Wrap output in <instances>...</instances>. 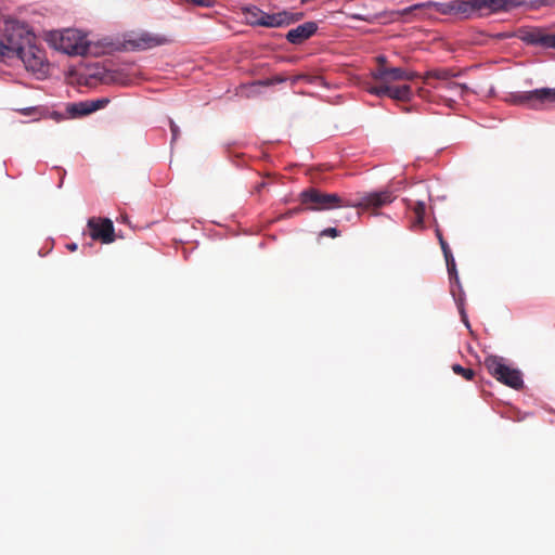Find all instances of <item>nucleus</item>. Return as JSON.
<instances>
[{
    "label": "nucleus",
    "mask_w": 555,
    "mask_h": 555,
    "mask_svg": "<svg viewBox=\"0 0 555 555\" xmlns=\"http://www.w3.org/2000/svg\"><path fill=\"white\" fill-rule=\"evenodd\" d=\"M378 66H386V57L380 55L377 57Z\"/></svg>",
    "instance_id": "obj_31"
},
{
    "label": "nucleus",
    "mask_w": 555,
    "mask_h": 555,
    "mask_svg": "<svg viewBox=\"0 0 555 555\" xmlns=\"http://www.w3.org/2000/svg\"><path fill=\"white\" fill-rule=\"evenodd\" d=\"M166 42V39L160 36H153L150 34H142L139 36L135 40V46L139 49H150L156 46L164 44Z\"/></svg>",
    "instance_id": "obj_19"
},
{
    "label": "nucleus",
    "mask_w": 555,
    "mask_h": 555,
    "mask_svg": "<svg viewBox=\"0 0 555 555\" xmlns=\"http://www.w3.org/2000/svg\"><path fill=\"white\" fill-rule=\"evenodd\" d=\"M81 77L87 85L101 82L105 85L115 83L126 86L131 82V78L122 69L109 70L98 64L87 66L83 73H81Z\"/></svg>",
    "instance_id": "obj_6"
},
{
    "label": "nucleus",
    "mask_w": 555,
    "mask_h": 555,
    "mask_svg": "<svg viewBox=\"0 0 555 555\" xmlns=\"http://www.w3.org/2000/svg\"><path fill=\"white\" fill-rule=\"evenodd\" d=\"M367 90L370 93L375 94L377 96L387 95L391 99L399 100V101H408L412 96V90L409 85L376 86V87H370Z\"/></svg>",
    "instance_id": "obj_8"
},
{
    "label": "nucleus",
    "mask_w": 555,
    "mask_h": 555,
    "mask_svg": "<svg viewBox=\"0 0 555 555\" xmlns=\"http://www.w3.org/2000/svg\"><path fill=\"white\" fill-rule=\"evenodd\" d=\"M529 41L543 48L555 49V33L537 30L529 35Z\"/></svg>",
    "instance_id": "obj_15"
},
{
    "label": "nucleus",
    "mask_w": 555,
    "mask_h": 555,
    "mask_svg": "<svg viewBox=\"0 0 555 555\" xmlns=\"http://www.w3.org/2000/svg\"><path fill=\"white\" fill-rule=\"evenodd\" d=\"M479 7L477 5V0H456L453 1V14L469 16L475 12H478Z\"/></svg>",
    "instance_id": "obj_16"
},
{
    "label": "nucleus",
    "mask_w": 555,
    "mask_h": 555,
    "mask_svg": "<svg viewBox=\"0 0 555 555\" xmlns=\"http://www.w3.org/2000/svg\"><path fill=\"white\" fill-rule=\"evenodd\" d=\"M302 204H311V210H328L340 206L378 208L395 199V195L388 191H379L365 194L358 201L344 203L337 194L322 193L315 189H309L300 194Z\"/></svg>",
    "instance_id": "obj_2"
},
{
    "label": "nucleus",
    "mask_w": 555,
    "mask_h": 555,
    "mask_svg": "<svg viewBox=\"0 0 555 555\" xmlns=\"http://www.w3.org/2000/svg\"><path fill=\"white\" fill-rule=\"evenodd\" d=\"M88 224L93 240H100L105 244L114 241V225L109 219H91Z\"/></svg>",
    "instance_id": "obj_9"
},
{
    "label": "nucleus",
    "mask_w": 555,
    "mask_h": 555,
    "mask_svg": "<svg viewBox=\"0 0 555 555\" xmlns=\"http://www.w3.org/2000/svg\"><path fill=\"white\" fill-rule=\"evenodd\" d=\"M406 206L411 209L415 215V221L413 222V227H421L423 224L426 204L424 199H406Z\"/></svg>",
    "instance_id": "obj_18"
},
{
    "label": "nucleus",
    "mask_w": 555,
    "mask_h": 555,
    "mask_svg": "<svg viewBox=\"0 0 555 555\" xmlns=\"http://www.w3.org/2000/svg\"><path fill=\"white\" fill-rule=\"evenodd\" d=\"M519 4L517 0H477L480 11L498 12L509 10Z\"/></svg>",
    "instance_id": "obj_13"
},
{
    "label": "nucleus",
    "mask_w": 555,
    "mask_h": 555,
    "mask_svg": "<svg viewBox=\"0 0 555 555\" xmlns=\"http://www.w3.org/2000/svg\"><path fill=\"white\" fill-rule=\"evenodd\" d=\"M459 310H460V313H461V317H462V321H463V323L465 324V326H466L467 328H469V327H470V325H469V322H468V318H467V314H466V312H465V310H464V307H463V304H462V302H460V304H459Z\"/></svg>",
    "instance_id": "obj_26"
},
{
    "label": "nucleus",
    "mask_w": 555,
    "mask_h": 555,
    "mask_svg": "<svg viewBox=\"0 0 555 555\" xmlns=\"http://www.w3.org/2000/svg\"><path fill=\"white\" fill-rule=\"evenodd\" d=\"M67 248L72 251L76 250L77 249V244L73 243V244H68L67 245Z\"/></svg>",
    "instance_id": "obj_32"
},
{
    "label": "nucleus",
    "mask_w": 555,
    "mask_h": 555,
    "mask_svg": "<svg viewBox=\"0 0 555 555\" xmlns=\"http://www.w3.org/2000/svg\"><path fill=\"white\" fill-rule=\"evenodd\" d=\"M437 235H438V238H439V242H440V245H441L444 258H451L452 253H451L448 244L444 242V240L442 238V236H441V234L439 232L437 233Z\"/></svg>",
    "instance_id": "obj_25"
},
{
    "label": "nucleus",
    "mask_w": 555,
    "mask_h": 555,
    "mask_svg": "<svg viewBox=\"0 0 555 555\" xmlns=\"http://www.w3.org/2000/svg\"><path fill=\"white\" fill-rule=\"evenodd\" d=\"M299 18H300V15H295V14H292L286 11H282V12L273 13V14H269V13L264 12L263 17L260 22V26L282 27V26H287Z\"/></svg>",
    "instance_id": "obj_11"
},
{
    "label": "nucleus",
    "mask_w": 555,
    "mask_h": 555,
    "mask_svg": "<svg viewBox=\"0 0 555 555\" xmlns=\"http://www.w3.org/2000/svg\"><path fill=\"white\" fill-rule=\"evenodd\" d=\"M170 129L172 133V140H176L179 134V128L173 121H170Z\"/></svg>",
    "instance_id": "obj_28"
},
{
    "label": "nucleus",
    "mask_w": 555,
    "mask_h": 555,
    "mask_svg": "<svg viewBox=\"0 0 555 555\" xmlns=\"http://www.w3.org/2000/svg\"><path fill=\"white\" fill-rule=\"evenodd\" d=\"M263 14L264 12L257 7H249L244 10L245 20L251 25L260 26Z\"/></svg>",
    "instance_id": "obj_21"
},
{
    "label": "nucleus",
    "mask_w": 555,
    "mask_h": 555,
    "mask_svg": "<svg viewBox=\"0 0 555 555\" xmlns=\"http://www.w3.org/2000/svg\"><path fill=\"white\" fill-rule=\"evenodd\" d=\"M4 40H0V56H17L27 70L35 74L44 73L46 54L30 43V34L27 27L15 20H7L3 25Z\"/></svg>",
    "instance_id": "obj_1"
},
{
    "label": "nucleus",
    "mask_w": 555,
    "mask_h": 555,
    "mask_svg": "<svg viewBox=\"0 0 555 555\" xmlns=\"http://www.w3.org/2000/svg\"><path fill=\"white\" fill-rule=\"evenodd\" d=\"M34 111H35V107H26V108L21 109L20 112L25 116H30Z\"/></svg>",
    "instance_id": "obj_30"
},
{
    "label": "nucleus",
    "mask_w": 555,
    "mask_h": 555,
    "mask_svg": "<svg viewBox=\"0 0 555 555\" xmlns=\"http://www.w3.org/2000/svg\"><path fill=\"white\" fill-rule=\"evenodd\" d=\"M90 103H91V109L94 113L101 108H104L109 103V100L107 98H102V99L90 101Z\"/></svg>",
    "instance_id": "obj_24"
},
{
    "label": "nucleus",
    "mask_w": 555,
    "mask_h": 555,
    "mask_svg": "<svg viewBox=\"0 0 555 555\" xmlns=\"http://www.w3.org/2000/svg\"><path fill=\"white\" fill-rule=\"evenodd\" d=\"M451 77L447 70H437L427 75L426 83L436 90L442 89L447 81H452Z\"/></svg>",
    "instance_id": "obj_17"
},
{
    "label": "nucleus",
    "mask_w": 555,
    "mask_h": 555,
    "mask_svg": "<svg viewBox=\"0 0 555 555\" xmlns=\"http://www.w3.org/2000/svg\"><path fill=\"white\" fill-rule=\"evenodd\" d=\"M372 78L379 82V86H392L397 81H409L415 77V73L401 67L377 66L372 72Z\"/></svg>",
    "instance_id": "obj_7"
},
{
    "label": "nucleus",
    "mask_w": 555,
    "mask_h": 555,
    "mask_svg": "<svg viewBox=\"0 0 555 555\" xmlns=\"http://www.w3.org/2000/svg\"><path fill=\"white\" fill-rule=\"evenodd\" d=\"M44 40L50 48L68 56H85L93 51L87 35L76 28L47 31Z\"/></svg>",
    "instance_id": "obj_3"
},
{
    "label": "nucleus",
    "mask_w": 555,
    "mask_h": 555,
    "mask_svg": "<svg viewBox=\"0 0 555 555\" xmlns=\"http://www.w3.org/2000/svg\"><path fill=\"white\" fill-rule=\"evenodd\" d=\"M317 29L318 26L314 22H307L291 29L286 35V39L293 44H300L310 38Z\"/></svg>",
    "instance_id": "obj_12"
},
{
    "label": "nucleus",
    "mask_w": 555,
    "mask_h": 555,
    "mask_svg": "<svg viewBox=\"0 0 555 555\" xmlns=\"http://www.w3.org/2000/svg\"><path fill=\"white\" fill-rule=\"evenodd\" d=\"M435 10L442 14H453V2L440 3V2H426L417 3L398 11L401 16H408L412 13L425 14L427 10Z\"/></svg>",
    "instance_id": "obj_10"
},
{
    "label": "nucleus",
    "mask_w": 555,
    "mask_h": 555,
    "mask_svg": "<svg viewBox=\"0 0 555 555\" xmlns=\"http://www.w3.org/2000/svg\"><path fill=\"white\" fill-rule=\"evenodd\" d=\"M321 234L331 236V237H336V236H338V231L336 228H327V229L323 230Z\"/></svg>",
    "instance_id": "obj_27"
},
{
    "label": "nucleus",
    "mask_w": 555,
    "mask_h": 555,
    "mask_svg": "<svg viewBox=\"0 0 555 555\" xmlns=\"http://www.w3.org/2000/svg\"><path fill=\"white\" fill-rule=\"evenodd\" d=\"M509 101L532 109L555 107V88H541L511 94Z\"/></svg>",
    "instance_id": "obj_4"
},
{
    "label": "nucleus",
    "mask_w": 555,
    "mask_h": 555,
    "mask_svg": "<svg viewBox=\"0 0 555 555\" xmlns=\"http://www.w3.org/2000/svg\"><path fill=\"white\" fill-rule=\"evenodd\" d=\"M67 113L72 117H80V116L89 115L93 112L91 109L90 101H82V102L69 104L67 106Z\"/></svg>",
    "instance_id": "obj_20"
},
{
    "label": "nucleus",
    "mask_w": 555,
    "mask_h": 555,
    "mask_svg": "<svg viewBox=\"0 0 555 555\" xmlns=\"http://www.w3.org/2000/svg\"><path fill=\"white\" fill-rule=\"evenodd\" d=\"M452 370L456 374H461L465 379L470 380L474 377V371L469 369H465L460 364H454Z\"/></svg>",
    "instance_id": "obj_22"
},
{
    "label": "nucleus",
    "mask_w": 555,
    "mask_h": 555,
    "mask_svg": "<svg viewBox=\"0 0 555 555\" xmlns=\"http://www.w3.org/2000/svg\"><path fill=\"white\" fill-rule=\"evenodd\" d=\"M466 90L465 85L455 81H447L442 89H438L446 101H455L456 98L463 96Z\"/></svg>",
    "instance_id": "obj_14"
},
{
    "label": "nucleus",
    "mask_w": 555,
    "mask_h": 555,
    "mask_svg": "<svg viewBox=\"0 0 555 555\" xmlns=\"http://www.w3.org/2000/svg\"><path fill=\"white\" fill-rule=\"evenodd\" d=\"M414 193L415 194H421V193L426 194L427 193V189H426V186L423 183H420V184H417L415 186Z\"/></svg>",
    "instance_id": "obj_29"
},
{
    "label": "nucleus",
    "mask_w": 555,
    "mask_h": 555,
    "mask_svg": "<svg viewBox=\"0 0 555 555\" xmlns=\"http://www.w3.org/2000/svg\"><path fill=\"white\" fill-rule=\"evenodd\" d=\"M485 365L490 374L504 385L514 389H519L522 386L520 371L507 365L503 358L490 356L486 359Z\"/></svg>",
    "instance_id": "obj_5"
},
{
    "label": "nucleus",
    "mask_w": 555,
    "mask_h": 555,
    "mask_svg": "<svg viewBox=\"0 0 555 555\" xmlns=\"http://www.w3.org/2000/svg\"><path fill=\"white\" fill-rule=\"evenodd\" d=\"M444 259H446V263H447V268H448L449 274L451 276L454 275V279L457 282L459 281V276H457L456 266H455V260L453 258V255H451V258H444Z\"/></svg>",
    "instance_id": "obj_23"
}]
</instances>
